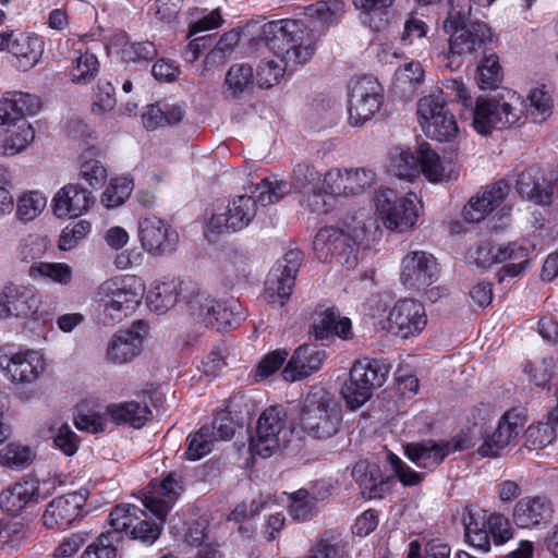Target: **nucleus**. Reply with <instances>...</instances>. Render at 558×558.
I'll use <instances>...</instances> for the list:
<instances>
[{"label": "nucleus", "instance_id": "6", "mask_svg": "<svg viewBox=\"0 0 558 558\" xmlns=\"http://www.w3.org/2000/svg\"><path fill=\"white\" fill-rule=\"evenodd\" d=\"M475 131L488 135L493 129H510L523 117V100L512 90H504L492 98H477L468 108Z\"/></svg>", "mask_w": 558, "mask_h": 558}, {"label": "nucleus", "instance_id": "3", "mask_svg": "<svg viewBox=\"0 0 558 558\" xmlns=\"http://www.w3.org/2000/svg\"><path fill=\"white\" fill-rule=\"evenodd\" d=\"M40 108L39 99L31 94L9 93L0 100L1 134L5 154L23 151L34 140L35 132L25 116L35 114Z\"/></svg>", "mask_w": 558, "mask_h": 558}, {"label": "nucleus", "instance_id": "64", "mask_svg": "<svg viewBox=\"0 0 558 558\" xmlns=\"http://www.w3.org/2000/svg\"><path fill=\"white\" fill-rule=\"evenodd\" d=\"M209 428L210 438L216 440H230L235 432V423L228 412H221L215 416Z\"/></svg>", "mask_w": 558, "mask_h": 558}, {"label": "nucleus", "instance_id": "17", "mask_svg": "<svg viewBox=\"0 0 558 558\" xmlns=\"http://www.w3.org/2000/svg\"><path fill=\"white\" fill-rule=\"evenodd\" d=\"M474 446H476V439L471 434H463L445 442L424 440L408 444L404 449L410 461L417 466L430 469L439 465L450 453L470 449Z\"/></svg>", "mask_w": 558, "mask_h": 558}, {"label": "nucleus", "instance_id": "15", "mask_svg": "<svg viewBox=\"0 0 558 558\" xmlns=\"http://www.w3.org/2000/svg\"><path fill=\"white\" fill-rule=\"evenodd\" d=\"M374 202L384 225L392 231L403 232L416 222L418 215L410 197H399L391 189H380Z\"/></svg>", "mask_w": 558, "mask_h": 558}, {"label": "nucleus", "instance_id": "5", "mask_svg": "<svg viewBox=\"0 0 558 558\" xmlns=\"http://www.w3.org/2000/svg\"><path fill=\"white\" fill-rule=\"evenodd\" d=\"M145 284L136 276H125L102 282L96 294L98 323L113 325L134 308L143 298Z\"/></svg>", "mask_w": 558, "mask_h": 558}, {"label": "nucleus", "instance_id": "23", "mask_svg": "<svg viewBox=\"0 0 558 558\" xmlns=\"http://www.w3.org/2000/svg\"><path fill=\"white\" fill-rule=\"evenodd\" d=\"M387 322L389 331L408 338L421 332L426 326L427 319L422 303L404 299L397 302L390 310Z\"/></svg>", "mask_w": 558, "mask_h": 558}, {"label": "nucleus", "instance_id": "47", "mask_svg": "<svg viewBox=\"0 0 558 558\" xmlns=\"http://www.w3.org/2000/svg\"><path fill=\"white\" fill-rule=\"evenodd\" d=\"M291 189L292 186L288 182H271L268 179H263L255 187L253 194L257 203L262 206H266L279 202L284 195L291 192Z\"/></svg>", "mask_w": 558, "mask_h": 558}, {"label": "nucleus", "instance_id": "35", "mask_svg": "<svg viewBox=\"0 0 558 558\" xmlns=\"http://www.w3.org/2000/svg\"><path fill=\"white\" fill-rule=\"evenodd\" d=\"M418 153L420 173H423L428 181L441 182L457 179L454 165L450 160L441 159L428 143L420 144Z\"/></svg>", "mask_w": 558, "mask_h": 558}, {"label": "nucleus", "instance_id": "22", "mask_svg": "<svg viewBox=\"0 0 558 558\" xmlns=\"http://www.w3.org/2000/svg\"><path fill=\"white\" fill-rule=\"evenodd\" d=\"M0 368L7 372L12 383L29 385L46 369V361L39 351L26 350L14 354L0 352Z\"/></svg>", "mask_w": 558, "mask_h": 558}, {"label": "nucleus", "instance_id": "12", "mask_svg": "<svg viewBox=\"0 0 558 558\" xmlns=\"http://www.w3.org/2000/svg\"><path fill=\"white\" fill-rule=\"evenodd\" d=\"M303 260V253L293 248L288 251L268 272L265 280L264 300L282 307L290 298L295 278Z\"/></svg>", "mask_w": 558, "mask_h": 558}, {"label": "nucleus", "instance_id": "31", "mask_svg": "<svg viewBox=\"0 0 558 558\" xmlns=\"http://www.w3.org/2000/svg\"><path fill=\"white\" fill-rule=\"evenodd\" d=\"M510 191L509 184L500 180L483 192L472 196L463 208V217L468 222L476 223L485 219L498 207Z\"/></svg>", "mask_w": 558, "mask_h": 558}, {"label": "nucleus", "instance_id": "11", "mask_svg": "<svg viewBox=\"0 0 558 558\" xmlns=\"http://www.w3.org/2000/svg\"><path fill=\"white\" fill-rule=\"evenodd\" d=\"M182 492L180 481L174 473L168 474L159 484L158 496H147L144 506L157 521L150 522L143 519L135 521L130 534L134 539L153 544L160 535L161 526L166 521L167 513Z\"/></svg>", "mask_w": 558, "mask_h": 558}, {"label": "nucleus", "instance_id": "60", "mask_svg": "<svg viewBox=\"0 0 558 558\" xmlns=\"http://www.w3.org/2000/svg\"><path fill=\"white\" fill-rule=\"evenodd\" d=\"M114 87L110 82H99L92 106V112L102 114L113 110L116 107Z\"/></svg>", "mask_w": 558, "mask_h": 558}, {"label": "nucleus", "instance_id": "1", "mask_svg": "<svg viewBox=\"0 0 558 558\" xmlns=\"http://www.w3.org/2000/svg\"><path fill=\"white\" fill-rule=\"evenodd\" d=\"M343 11L340 0H319L304 8L305 21L265 23L259 38L271 52L281 56L286 64L303 65L315 54L322 35L339 23Z\"/></svg>", "mask_w": 558, "mask_h": 558}, {"label": "nucleus", "instance_id": "10", "mask_svg": "<svg viewBox=\"0 0 558 558\" xmlns=\"http://www.w3.org/2000/svg\"><path fill=\"white\" fill-rule=\"evenodd\" d=\"M390 372L385 360L363 359L356 361L350 369V378L341 388L348 408L359 409L373 396L376 388L381 387Z\"/></svg>", "mask_w": 558, "mask_h": 558}, {"label": "nucleus", "instance_id": "41", "mask_svg": "<svg viewBox=\"0 0 558 558\" xmlns=\"http://www.w3.org/2000/svg\"><path fill=\"white\" fill-rule=\"evenodd\" d=\"M553 112V98L545 86L530 90L526 100L523 101V114L535 123H542Z\"/></svg>", "mask_w": 558, "mask_h": 558}, {"label": "nucleus", "instance_id": "44", "mask_svg": "<svg viewBox=\"0 0 558 558\" xmlns=\"http://www.w3.org/2000/svg\"><path fill=\"white\" fill-rule=\"evenodd\" d=\"M423 131L426 136L444 142L456 137L459 129L452 113L448 110L436 116L434 121L423 123Z\"/></svg>", "mask_w": 558, "mask_h": 558}, {"label": "nucleus", "instance_id": "32", "mask_svg": "<svg viewBox=\"0 0 558 558\" xmlns=\"http://www.w3.org/2000/svg\"><path fill=\"white\" fill-rule=\"evenodd\" d=\"M94 203L90 191L80 184H68L54 195L53 213L59 218H76L87 213Z\"/></svg>", "mask_w": 558, "mask_h": 558}, {"label": "nucleus", "instance_id": "8", "mask_svg": "<svg viewBox=\"0 0 558 558\" xmlns=\"http://www.w3.org/2000/svg\"><path fill=\"white\" fill-rule=\"evenodd\" d=\"M461 521L465 541L481 553L490 550V538L496 545H502L513 537L511 523L501 513L487 514L485 510L465 507Z\"/></svg>", "mask_w": 558, "mask_h": 558}, {"label": "nucleus", "instance_id": "36", "mask_svg": "<svg viewBox=\"0 0 558 558\" xmlns=\"http://www.w3.org/2000/svg\"><path fill=\"white\" fill-rule=\"evenodd\" d=\"M9 52L17 59L21 69L28 70L40 60L44 41L37 35L19 34L13 36Z\"/></svg>", "mask_w": 558, "mask_h": 558}, {"label": "nucleus", "instance_id": "59", "mask_svg": "<svg viewBox=\"0 0 558 558\" xmlns=\"http://www.w3.org/2000/svg\"><path fill=\"white\" fill-rule=\"evenodd\" d=\"M451 549L446 543L439 539H432L426 543L424 555L421 556V546L414 541L409 545L408 558H450Z\"/></svg>", "mask_w": 558, "mask_h": 558}, {"label": "nucleus", "instance_id": "13", "mask_svg": "<svg viewBox=\"0 0 558 558\" xmlns=\"http://www.w3.org/2000/svg\"><path fill=\"white\" fill-rule=\"evenodd\" d=\"M287 414L283 408L272 405L259 416L255 436L251 438V450L268 458L287 442Z\"/></svg>", "mask_w": 558, "mask_h": 558}, {"label": "nucleus", "instance_id": "50", "mask_svg": "<svg viewBox=\"0 0 558 558\" xmlns=\"http://www.w3.org/2000/svg\"><path fill=\"white\" fill-rule=\"evenodd\" d=\"M34 454L28 447L10 444L0 450V464L12 470H22L33 461Z\"/></svg>", "mask_w": 558, "mask_h": 558}, {"label": "nucleus", "instance_id": "2", "mask_svg": "<svg viewBox=\"0 0 558 558\" xmlns=\"http://www.w3.org/2000/svg\"><path fill=\"white\" fill-rule=\"evenodd\" d=\"M449 11L445 28L450 33L449 50L446 58L451 68L457 59L475 54L492 41V32L483 22L465 24L471 13L469 0H448Z\"/></svg>", "mask_w": 558, "mask_h": 558}, {"label": "nucleus", "instance_id": "52", "mask_svg": "<svg viewBox=\"0 0 558 558\" xmlns=\"http://www.w3.org/2000/svg\"><path fill=\"white\" fill-rule=\"evenodd\" d=\"M502 73L496 54L484 58L477 66V84L482 89L494 88L501 82Z\"/></svg>", "mask_w": 558, "mask_h": 558}, {"label": "nucleus", "instance_id": "48", "mask_svg": "<svg viewBox=\"0 0 558 558\" xmlns=\"http://www.w3.org/2000/svg\"><path fill=\"white\" fill-rule=\"evenodd\" d=\"M253 69L251 65L246 63L232 65L226 74L225 84L227 92L232 97H236L253 82Z\"/></svg>", "mask_w": 558, "mask_h": 558}, {"label": "nucleus", "instance_id": "30", "mask_svg": "<svg viewBox=\"0 0 558 558\" xmlns=\"http://www.w3.org/2000/svg\"><path fill=\"white\" fill-rule=\"evenodd\" d=\"M325 359V350L313 344H302L294 350L281 375L289 383L305 379L320 369Z\"/></svg>", "mask_w": 558, "mask_h": 558}, {"label": "nucleus", "instance_id": "61", "mask_svg": "<svg viewBox=\"0 0 558 558\" xmlns=\"http://www.w3.org/2000/svg\"><path fill=\"white\" fill-rule=\"evenodd\" d=\"M240 40V34L235 31H230L219 39L215 48L207 54L205 64L210 65L217 62H222L227 53H230Z\"/></svg>", "mask_w": 558, "mask_h": 558}, {"label": "nucleus", "instance_id": "43", "mask_svg": "<svg viewBox=\"0 0 558 558\" xmlns=\"http://www.w3.org/2000/svg\"><path fill=\"white\" fill-rule=\"evenodd\" d=\"M28 275L33 279H48L68 286L72 280V268L65 263L36 262L29 267Z\"/></svg>", "mask_w": 558, "mask_h": 558}, {"label": "nucleus", "instance_id": "20", "mask_svg": "<svg viewBox=\"0 0 558 558\" xmlns=\"http://www.w3.org/2000/svg\"><path fill=\"white\" fill-rule=\"evenodd\" d=\"M39 304L33 287L7 281L0 292V319L29 318L37 313Z\"/></svg>", "mask_w": 558, "mask_h": 558}, {"label": "nucleus", "instance_id": "26", "mask_svg": "<svg viewBox=\"0 0 558 558\" xmlns=\"http://www.w3.org/2000/svg\"><path fill=\"white\" fill-rule=\"evenodd\" d=\"M88 498L87 489H80L54 498L43 514L46 527H64L71 524L85 506Z\"/></svg>", "mask_w": 558, "mask_h": 558}, {"label": "nucleus", "instance_id": "18", "mask_svg": "<svg viewBox=\"0 0 558 558\" xmlns=\"http://www.w3.org/2000/svg\"><path fill=\"white\" fill-rule=\"evenodd\" d=\"M374 181V172L365 168H333L325 173L319 191L331 196L356 195L369 187Z\"/></svg>", "mask_w": 558, "mask_h": 558}, {"label": "nucleus", "instance_id": "46", "mask_svg": "<svg viewBox=\"0 0 558 558\" xmlns=\"http://www.w3.org/2000/svg\"><path fill=\"white\" fill-rule=\"evenodd\" d=\"M133 182L125 177L113 178L101 195V204L107 208L122 205L131 195Z\"/></svg>", "mask_w": 558, "mask_h": 558}, {"label": "nucleus", "instance_id": "40", "mask_svg": "<svg viewBox=\"0 0 558 558\" xmlns=\"http://www.w3.org/2000/svg\"><path fill=\"white\" fill-rule=\"evenodd\" d=\"M107 413L111 420L118 424H130L135 428H141L150 417V410L138 402H126L113 404L107 408Z\"/></svg>", "mask_w": 558, "mask_h": 558}, {"label": "nucleus", "instance_id": "7", "mask_svg": "<svg viewBox=\"0 0 558 558\" xmlns=\"http://www.w3.org/2000/svg\"><path fill=\"white\" fill-rule=\"evenodd\" d=\"M342 423L339 402L322 387L312 388L305 396L300 411L302 429L315 439L335 436Z\"/></svg>", "mask_w": 558, "mask_h": 558}, {"label": "nucleus", "instance_id": "34", "mask_svg": "<svg viewBox=\"0 0 558 558\" xmlns=\"http://www.w3.org/2000/svg\"><path fill=\"white\" fill-rule=\"evenodd\" d=\"M351 333V320L340 317L333 307L318 306L313 323V335L317 340L338 336L348 339Z\"/></svg>", "mask_w": 558, "mask_h": 558}, {"label": "nucleus", "instance_id": "42", "mask_svg": "<svg viewBox=\"0 0 558 558\" xmlns=\"http://www.w3.org/2000/svg\"><path fill=\"white\" fill-rule=\"evenodd\" d=\"M280 60H262L256 68L255 80L260 88H270L281 82L284 72L288 69H294L298 65L286 64L282 57L275 53Z\"/></svg>", "mask_w": 558, "mask_h": 558}, {"label": "nucleus", "instance_id": "57", "mask_svg": "<svg viewBox=\"0 0 558 558\" xmlns=\"http://www.w3.org/2000/svg\"><path fill=\"white\" fill-rule=\"evenodd\" d=\"M114 537V533H102L85 549L82 558H116L117 547L113 543L118 541Z\"/></svg>", "mask_w": 558, "mask_h": 558}, {"label": "nucleus", "instance_id": "27", "mask_svg": "<svg viewBox=\"0 0 558 558\" xmlns=\"http://www.w3.org/2000/svg\"><path fill=\"white\" fill-rule=\"evenodd\" d=\"M554 514L551 500L546 496H526L513 507L512 520L520 529H537L550 522Z\"/></svg>", "mask_w": 558, "mask_h": 558}, {"label": "nucleus", "instance_id": "53", "mask_svg": "<svg viewBox=\"0 0 558 558\" xmlns=\"http://www.w3.org/2000/svg\"><path fill=\"white\" fill-rule=\"evenodd\" d=\"M46 204V197L39 192L24 194L17 202L16 216L22 221H31L41 214Z\"/></svg>", "mask_w": 558, "mask_h": 558}, {"label": "nucleus", "instance_id": "24", "mask_svg": "<svg viewBox=\"0 0 558 558\" xmlns=\"http://www.w3.org/2000/svg\"><path fill=\"white\" fill-rule=\"evenodd\" d=\"M436 259L425 252H412L401 263L400 280L408 289H423L438 278Z\"/></svg>", "mask_w": 558, "mask_h": 558}, {"label": "nucleus", "instance_id": "38", "mask_svg": "<svg viewBox=\"0 0 558 558\" xmlns=\"http://www.w3.org/2000/svg\"><path fill=\"white\" fill-rule=\"evenodd\" d=\"M111 46L119 48L121 58L126 62L153 61L157 57V49L150 41L130 43L125 34H118Z\"/></svg>", "mask_w": 558, "mask_h": 558}, {"label": "nucleus", "instance_id": "28", "mask_svg": "<svg viewBox=\"0 0 558 558\" xmlns=\"http://www.w3.org/2000/svg\"><path fill=\"white\" fill-rule=\"evenodd\" d=\"M351 476L359 485L361 495L367 499H383L390 493L393 483L392 476L366 460H360L353 465Z\"/></svg>", "mask_w": 558, "mask_h": 558}, {"label": "nucleus", "instance_id": "25", "mask_svg": "<svg viewBox=\"0 0 558 558\" xmlns=\"http://www.w3.org/2000/svg\"><path fill=\"white\" fill-rule=\"evenodd\" d=\"M522 427L521 413L515 409L506 411L495 430L490 435H486L477 452L482 457H498L504 449L517 440Z\"/></svg>", "mask_w": 558, "mask_h": 558}, {"label": "nucleus", "instance_id": "58", "mask_svg": "<svg viewBox=\"0 0 558 558\" xmlns=\"http://www.w3.org/2000/svg\"><path fill=\"white\" fill-rule=\"evenodd\" d=\"M108 177L106 168L99 160H85L80 168V178L94 190L104 185Z\"/></svg>", "mask_w": 558, "mask_h": 558}, {"label": "nucleus", "instance_id": "29", "mask_svg": "<svg viewBox=\"0 0 558 558\" xmlns=\"http://www.w3.org/2000/svg\"><path fill=\"white\" fill-rule=\"evenodd\" d=\"M147 325L143 320L132 324L129 330L117 332L107 348V360L114 364H125L138 355Z\"/></svg>", "mask_w": 558, "mask_h": 558}, {"label": "nucleus", "instance_id": "55", "mask_svg": "<svg viewBox=\"0 0 558 558\" xmlns=\"http://www.w3.org/2000/svg\"><path fill=\"white\" fill-rule=\"evenodd\" d=\"M213 445L214 440L210 438L209 428L203 426L189 437V447L185 454L189 460H198L213 450Z\"/></svg>", "mask_w": 558, "mask_h": 558}, {"label": "nucleus", "instance_id": "37", "mask_svg": "<svg viewBox=\"0 0 558 558\" xmlns=\"http://www.w3.org/2000/svg\"><path fill=\"white\" fill-rule=\"evenodd\" d=\"M36 490L37 484L34 481L17 483L13 487L2 490L0 507L3 511L15 514L33 500Z\"/></svg>", "mask_w": 558, "mask_h": 558}, {"label": "nucleus", "instance_id": "14", "mask_svg": "<svg viewBox=\"0 0 558 558\" xmlns=\"http://www.w3.org/2000/svg\"><path fill=\"white\" fill-rule=\"evenodd\" d=\"M257 204L254 195H239L228 205L217 206L208 219L207 230L215 234H221L236 232L248 227L256 216Z\"/></svg>", "mask_w": 558, "mask_h": 558}, {"label": "nucleus", "instance_id": "33", "mask_svg": "<svg viewBox=\"0 0 558 558\" xmlns=\"http://www.w3.org/2000/svg\"><path fill=\"white\" fill-rule=\"evenodd\" d=\"M515 189L521 197L537 205H549L553 201L551 185L536 166L527 167L518 174Z\"/></svg>", "mask_w": 558, "mask_h": 558}, {"label": "nucleus", "instance_id": "56", "mask_svg": "<svg viewBox=\"0 0 558 558\" xmlns=\"http://www.w3.org/2000/svg\"><path fill=\"white\" fill-rule=\"evenodd\" d=\"M445 99L440 95H428L422 97L417 102V116L420 123L434 121L436 116L447 112Z\"/></svg>", "mask_w": 558, "mask_h": 558}, {"label": "nucleus", "instance_id": "9", "mask_svg": "<svg viewBox=\"0 0 558 558\" xmlns=\"http://www.w3.org/2000/svg\"><path fill=\"white\" fill-rule=\"evenodd\" d=\"M189 314L197 322L216 330L239 326L246 318V312L238 300H218L198 284L191 287Z\"/></svg>", "mask_w": 558, "mask_h": 558}, {"label": "nucleus", "instance_id": "62", "mask_svg": "<svg viewBox=\"0 0 558 558\" xmlns=\"http://www.w3.org/2000/svg\"><path fill=\"white\" fill-rule=\"evenodd\" d=\"M90 231V223L86 220L77 221L73 227H66L62 230L59 238V248L70 251L78 241L84 239Z\"/></svg>", "mask_w": 558, "mask_h": 558}, {"label": "nucleus", "instance_id": "51", "mask_svg": "<svg viewBox=\"0 0 558 558\" xmlns=\"http://www.w3.org/2000/svg\"><path fill=\"white\" fill-rule=\"evenodd\" d=\"M141 512L136 506H117L110 512V524L113 527L111 533L116 534V539H120L119 533H130L135 521H138L137 513Z\"/></svg>", "mask_w": 558, "mask_h": 558}, {"label": "nucleus", "instance_id": "39", "mask_svg": "<svg viewBox=\"0 0 558 558\" xmlns=\"http://www.w3.org/2000/svg\"><path fill=\"white\" fill-rule=\"evenodd\" d=\"M530 251L529 245L517 242L499 245V262L510 260L502 268L505 275L509 277L521 275L529 265Z\"/></svg>", "mask_w": 558, "mask_h": 558}, {"label": "nucleus", "instance_id": "63", "mask_svg": "<svg viewBox=\"0 0 558 558\" xmlns=\"http://www.w3.org/2000/svg\"><path fill=\"white\" fill-rule=\"evenodd\" d=\"M288 356L286 349L275 350L266 354L258 363L255 377L265 379L275 374L284 363Z\"/></svg>", "mask_w": 558, "mask_h": 558}, {"label": "nucleus", "instance_id": "19", "mask_svg": "<svg viewBox=\"0 0 558 558\" xmlns=\"http://www.w3.org/2000/svg\"><path fill=\"white\" fill-rule=\"evenodd\" d=\"M138 238L144 251L156 257L174 252L179 242L178 232L156 216L140 220Z\"/></svg>", "mask_w": 558, "mask_h": 558}, {"label": "nucleus", "instance_id": "45", "mask_svg": "<svg viewBox=\"0 0 558 558\" xmlns=\"http://www.w3.org/2000/svg\"><path fill=\"white\" fill-rule=\"evenodd\" d=\"M98 69L99 62L95 54L88 51H80L73 59L72 82L75 84H87L95 77Z\"/></svg>", "mask_w": 558, "mask_h": 558}, {"label": "nucleus", "instance_id": "21", "mask_svg": "<svg viewBox=\"0 0 558 558\" xmlns=\"http://www.w3.org/2000/svg\"><path fill=\"white\" fill-rule=\"evenodd\" d=\"M197 283L191 280L163 279L156 280L146 295V303L150 311L157 314H165L172 308L179 300L185 303L187 313L190 312V298H193L191 287L196 288Z\"/></svg>", "mask_w": 558, "mask_h": 558}, {"label": "nucleus", "instance_id": "16", "mask_svg": "<svg viewBox=\"0 0 558 558\" xmlns=\"http://www.w3.org/2000/svg\"><path fill=\"white\" fill-rule=\"evenodd\" d=\"M349 121L360 126L369 120L383 104V87L373 76H363L350 85Z\"/></svg>", "mask_w": 558, "mask_h": 558}, {"label": "nucleus", "instance_id": "4", "mask_svg": "<svg viewBox=\"0 0 558 558\" xmlns=\"http://www.w3.org/2000/svg\"><path fill=\"white\" fill-rule=\"evenodd\" d=\"M374 227V221H356L349 226L347 231L336 227L322 228L313 242L317 258L322 262H331L354 268L357 263V251L360 246L367 244V232Z\"/></svg>", "mask_w": 558, "mask_h": 558}, {"label": "nucleus", "instance_id": "49", "mask_svg": "<svg viewBox=\"0 0 558 558\" xmlns=\"http://www.w3.org/2000/svg\"><path fill=\"white\" fill-rule=\"evenodd\" d=\"M390 171L405 180H413L414 178L420 175V153L418 148L416 153H412L410 150H402L399 156H397L391 165Z\"/></svg>", "mask_w": 558, "mask_h": 558}, {"label": "nucleus", "instance_id": "54", "mask_svg": "<svg viewBox=\"0 0 558 558\" xmlns=\"http://www.w3.org/2000/svg\"><path fill=\"white\" fill-rule=\"evenodd\" d=\"M470 264L480 268L487 269L499 262V246H495L489 241H484L470 248L468 253Z\"/></svg>", "mask_w": 558, "mask_h": 558}]
</instances>
